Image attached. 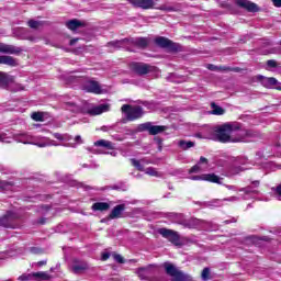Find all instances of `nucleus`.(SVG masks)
<instances>
[{
  "label": "nucleus",
  "instance_id": "1",
  "mask_svg": "<svg viewBox=\"0 0 281 281\" xmlns=\"http://www.w3.org/2000/svg\"><path fill=\"white\" fill-rule=\"evenodd\" d=\"M251 135V131L240 130V127L229 123L218 125L213 131V137L220 144H238Z\"/></svg>",
  "mask_w": 281,
  "mask_h": 281
},
{
  "label": "nucleus",
  "instance_id": "2",
  "mask_svg": "<svg viewBox=\"0 0 281 281\" xmlns=\"http://www.w3.org/2000/svg\"><path fill=\"white\" fill-rule=\"evenodd\" d=\"M162 267L167 276L173 278V281H192V277L190 274L177 269V267L170 262H165Z\"/></svg>",
  "mask_w": 281,
  "mask_h": 281
},
{
  "label": "nucleus",
  "instance_id": "3",
  "mask_svg": "<svg viewBox=\"0 0 281 281\" xmlns=\"http://www.w3.org/2000/svg\"><path fill=\"white\" fill-rule=\"evenodd\" d=\"M121 111L125 113L128 122H135V120H139L144 115V109L139 105L123 104Z\"/></svg>",
  "mask_w": 281,
  "mask_h": 281
},
{
  "label": "nucleus",
  "instance_id": "4",
  "mask_svg": "<svg viewBox=\"0 0 281 281\" xmlns=\"http://www.w3.org/2000/svg\"><path fill=\"white\" fill-rule=\"evenodd\" d=\"M19 218H21L19 213L8 211L0 217V227H4L5 229H16V221H19Z\"/></svg>",
  "mask_w": 281,
  "mask_h": 281
},
{
  "label": "nucleus",
  "instance_id": "5",
  "mask_svg": "<svg viewBox=\"0 0 281 281\" xmlns=\"http://www.w3.org/2000/svg\"><path fill=\"white\" fill-rule=\"evenodd\" d=\"M158 234L171 243V245L181 247V235H179V232L162 227L158 229Z\"/></svg>",
  "mask_w": 281,
  "mask_h": 281
},
{
  "label": "nucleus",
  "instance_id": "6",
  "mask_svg": "<svg viewBox=\"0 0 281 281\" xmlns=\"http://www.w3.org/2000/svg\"><path fill=\"white\" fill-rule=\"evenodd\" d=\"M155 45L161 49H168V52L176 53L181 49V46L178 43L172 42L168 37L158 36L154 40Z\"/></svg>",
  "mask_w": 281,
  "mask_h": 281
},
{
  "label": "nucleus",
  "instance_id": "7",
  "mask_svg": "<svg viewBox=\"0 0 281 281\" xmlns=\"http://www.w3.org/2000/svg\"><path fill=\"white\" fill-rule=\"evenodd\" d=\"M130 68L134 71V74H137V76H146L150 74L153 69H155V67L148 64L137 61H133L132 64H130Z\"/></svg>",
  "mask_w": 281,
  "mask_h": 281
},
{
  "label": "nucleus",
  "instance_id": "8",
  "mask_svg": "<svg viewBox=\"0 0 281 281\" xmlns=\"http://www.w3.org/2000/svg\"><path fill=\"white\" fill-rule=\"evenodd\" d=\"M82 90L87 93H94V95H101L102 87L100 82L95 80H88L82 85Z\"/></svg>",
  "mask_w": 281,
  "mask_h": 281
},
{
  "label": "nucleus",
  "instance_id": "9",
  "mask_svg": "<svg viewBox=\"0 0 281 281\" xmlns=\"http://www.w3.org/2000/svg\"><path fill=\"white\" fill-rule=\"evenodd\" d=\"M193 181H209L210 183H217L221 186V177L216 176V173H203L201 176H193Z\"/></svg>",
  "mask_w": 281,
  "mask_h": 281
},
{
  "label": "nucleus",
  "instance_id": "10",
  "mask_svg": "<svg viewBox=\"0 0 281 281\" xmlns=\"http://www.w3.org/2000/svg\"><path fill=\"white\" fill-rule=\"evenodd\" d=\"M235 4L238 8H243V10H246V12H258L260 10L258 8V4L248 0H236Z\"/></svg>",
  "mask_w": 281,
  "mask_h": 281
},
{
  "label": "nucleus",
  "instance_id": "11",
  "mask_svg": "<svg viewBox=\"0 0 281 281\" xmlns=\"http://www.w3.org/2000/svg\"><path fill=\"white\" fill-rule=\"evenodd\" d=\"M134 8H140L142 10H154L155 0H130Z\"/></svg>",
  "mask_w": 281,
  "mask_h": 281
},
{
  "label": "nucleus",
  "instance_id": "12",
  "mask_svg": "<svg viewBox=\"0 0 281 281\" xmlns=\"http://www.w3.org/2000/svg\"><path fill=\"white\" fill-rule=\"evenodd\" d=\"M258 82L262 85L266 89H273L278 85V79L274 77H265L262 75L257 76Z\"/></svg>",
  "mask_w": 281,
  "mask_h": 281
},
{
  "label": "nucleus",
  "instance_id": "13",
  "mask_svg": "<svg viewBox=\"0 0 281 281\" xmlns=\"http://www.w3.org/2000/svg\"><path fill=\"white\" fill-rule=\"evenodd\" d=\"M125 210H126V204H117L112 209L108 218L110 221H115V218H122V214L124 213Z\"/></svg>",
  "mask_w": 281,
  "mask_h": 281
},
{
  "label": "nucleus",
  "instance_id": "14",
  "mask_svg": "<svg viewBox=\"0 0 281 281\" xmlns=\"http://www.w3.org/2000/svg\"><path fill=\"white\" fill-rule=\"evenodd\" d=\"M14 82V76L0 71V89H8Z\"/></svg>",
  "mask_w": 281,
  "mask_h": 281
},
{
  "label": "nucleus",
  "instance_id": "15",
  "mask_svg": "<svg viewBox=\"0 0 281 281\" xmlns=\"http://www.w3.org/2000/svg\"><path fill=\"white\" fill-rule=\"evenodd\" d=\"M72 266V272L76 273L77 276L80 273H85L89 269V263L87 261H78L75 260Z\"/></svg>",
  "mask_w": 281,
  "mask_h": 281
},
{
  "label": "nucleus",
  "instance_id": "16",
  "mask_svg": "<svg viewBox=\"0 0 281 281\" xmlns=\"http://www.w3.org/2000/svg\"><path fill=\"white\" fill-rule=\"evenodd\" d=\"M66 27L70 30L71 32H76V30L80 27H87V23L78 20V19H72L66 22Z\"/></svg>",
  "mask_w": 281,
  "mask_h": 281
},
{
  "label": "nucleus",
  "instance_id": "17",
  "mask_svg": "<svg viewBox=\"0 0 281 281\" xmlns=\"http://www.w3.org/2000/svg\"><path fill=\"white\" fill-rule=\"evenodd\" d=\"M0 65H8L9 67H16L19 61L16 58L8 55H0Z\"/></svg>",
  "mask_w": 281,
  "mask_h": 281
},
{
  "label": "nucleus",
  "instance_id": "18",
  "mask_svg": "<svg viewBox=\"0 0 281 281\" xmlns=\"http://www.w3.org/2000/svg\"><path fill=\"white\" fill-rule=\"evenodd\" d=\"M109 111V104H100L88 111L89 115H102Z\"/></svg>",
  "mask_w": 281,
  "mask_h": 281
},
{
  "label": "nucleus",
  "instance_id": "19",
  "mask_svg": "<svg viewBox=\"0 0 281 281\" xmlns=\"http://www.w3.org/2000/svg\"><path fill=\"white\" fill-rule=\"evenodd\" d=\"M91 210L93 212H106L111 210V204L109 202H95L92 204Z\"/></svg>",
  "mask_w": 281,
  "mask_h": 281
},
{
  "label": "nucleus",
  "instance_id": "20",
  "mask_svg": "<svg viewBox=\"0 0 281 281\" xmlns=\"http://www.w3.org/2000/svg\"><path fill=\"white\" fill-rule=\"evenodd\" d=\"M148 43V37H138L131 41V44L134 45V47H138V49H146Z\"/></svg>",
  "mask_w": 281,
  "mask_h": 281
},
{
  "label": "nucleus",
  "instance_id": "21",
  "mask_svg": "<svg viewBox=\"0 0 281 281\" xmlns=\"http://www.w3.org/2000/svg\"><path fill=\"white\" fill-rule=\"evenodd\" d=\"M94 146L106 148V150H113L115 148L114 144L111 140L99 139L94 143Z\"/></svg>",
  "mask_w": 281,
  "mask_h": 281
},
{
  "label": "nucleus",
  "instance_id": "22",
  "mask_svg": "<svg viewBox=\"0 0 281 281\" xmlns=\"http://www.w3.org/2000/svg\"><path fill=\"white\" fill-rule=\"evenodd\" d=\"M167 130L168 127L165 125H153L151 123L149 127V135H159V133H164Z\"/></svg>",
  "mask_w": 281,
  "mask_h": 281
},
{
  "label": "nucleus",
  "instance_id": "23",
  "mask_svg": "<svg viewBox=\"0 0 281 281\" xmlns=\"http://www.w3.org/2000/svg\"><path fill=\"white\" fill-rule=\"evenodd\" d=\"M178 146L182 150H189V148H194V142L181 139V140H179Z\"/></svg>",
  "mask_w": 281,
  "mask_h": 281
},
{
  "label": "nucleus",
  "instance_id": "24",
  "mask_svg": "<svg viewBox=\"0 0 281 281\" xmlns=\"http://www.w3.org/2000/svg\"><path fill=\"white\" fill-rule=\"evenodd\" d=\"M212 110V115H225V109L221 108L216 103L212 102L211 103Z\"/></svg>",
  "mask_w": 281,
  "mask_h": 281
},
{
  "label": "nucleus",
  "instance_id": "25",
  "mask_svg": "<svg viewBox=\"0 0 281 281\" xmlns=\"http://www.w3.org/2000/svg\"><path fill=\"white\" fill-rule=\"evenodd\" d=\"M21 52H23V48L16 47V46H14V45H9V44H7V53H5V54H15V55H19V54H21Z\"/></svg>",
  "mask_w": 281,
  "mask_h": 281
},
{
  "label": "nucleus",
  "instance_id": "26",
  "mask_svg": "<svg viewBox=\"0 0 281 281\" xmlns=\"http://www.w3.org/2000/svg\"><path fill=\"white\" fill-rule=\"evenodd\" d=\"M131 165L136 168V170H138V172H144L146 169H144V165H142V162L135 158H132L131 160Z\"/></svg>",
  "mask_w": 281,
  "mask_h": 281
},
{
  "label": "nucleus",
  "instance_id": "27",
  "mask_svg": "<svg viewBox=\"0 0 281 281\" xmlns=\"http://www.w3.org/2000/svg\"><path fill=\"white\" fill-rule=\"evenodd\" d=\"M144 172L149 177H161V173H159V171H157V169L154 167L146 168Z\"/></svg>",
  "mask_w": 281,
  "mask_h": 281
},
{
  "label": "nucleus",
  "instance_id": "28",
  "mask_svg": "<svg viewBox=\"0 0 281 281\" xmlns=\"http://www.w3.org/2000/svg\"><path fill=\"white\" fill-rule=\"evenodd\" d=\"M31 117H32V120H34V122H44L45 121V116H44L43 112H33Z\"/></svg>",
  "mask_w": 281,
  "mask_h": 281
},
{
  "label": "nucleus",
  "instance_id": "29",
  "mask_svg": "<svg viewBox=\"0 0 281 281\" xmlns=\"http://www.w3.org/2000/svg\"><path fill=\"white\" fill-rule=\"evenodd\" d=\"M150 124H151L150 122L139 124L138 125V132L144 133L145 131H147L148 133H150Z\"/></svg>",
  "mask_w": 281,
  "mask_h": 281
},
{
  "label": "nucleus",
  "instance_id": "30",
  "mask_svg": "<svg viewBox=\"0 0 281 281\" xmlns=\"http://www.w3.org/2000/svg\"><path fill=\"white\" fill-rule=\"evenodd\" d=\"M27 25L31 27V30H38V27H41V22L36 20H29Z\"/></svg>",
  "mask_w": 281,
  "mask_h": 281
},
{
  "label": "nucleus",
  "instance_id": "31",
  "mask_svg": "<svg viewBox=\"0 0 281 281\" xmlns=\"http://www.w3.org/2000/svg\"><path fill=\"white\" fill-rule=\"evenodd\" d=\"M33 278H40L41 280H49V274L46 272H33Z\"/></svg>",
  "mask_w": 281,
  "mask_h": 281
},
{
  "label": "nucleus",
  "instance_id": "32",
  "mask_svg": "<svg viewBox=\"0 0 281 281\" xmlns=\"http://www.w3.org/2000/svg\"><path fill=\"white\" fill-rule=\"evenodd\" d=\"M66 106H70L72 113H80V106L74 102H66Z\"/></svg>",
  "mask_w": 281,
  "mask_h": 281
},
{
  "label": "nucleus",
  "instance_id": "33",
  "mask_svg": "<svg viewBox=\"0 0 281 281\" xmlns=\"http://www.w3.org/2000/svg\"><path fill=\"white\" fill-rule=\"evenodd\" d=\"M201 278L204 281L210 280V268H204L201 273Z\"/></svg>",
  "mask_w": 281,
  "mask_h": 281
},
{
  "label": "nucleus",
  "instance_id": "34",
  "mask_svg": "<svg viewBox=\"0 0 281 281\" xmlns=\"http://www.w3.org/2000/svg\"><path fill=\"white\" fill-rule=\"evenodd\" d=\"M34 278V273H23L19 277V280L21 281H30Z\"/></svg>",
  "mask_w": 281,
  "mask_h": 281
},
{
  "label": "nucleus",
  "instance_id": "35",
  "mask_svg": "<svg viewBox=\"0 0 281 281\" xmlns=\"http://www.w3.org/2000/svg\"><path fill=\"white\" fill-rule=\"evenodd\" d=\"M114 260L119 262V265H124L126 262V260H124V257H122V255L119 254H114Z\"/></svg>",
  "mask_w": 281,
  "mask_h": 281
},
{
  "label": "nucleus",
  "instance_id": "36",
  "mask_svg": "<svg viewBox=\"0 0 281 281\" xmlns=\"http://www.w3.org/2000/svg\"><path fill=\"white\" fill-rule=\"evenodd\" d=\"M154 140L156 142L157 146H158V150H161L162 146H164V139L159 136L154 137Z\"/></svg>",
  "mask_w": 281,
  "mask_h": 281
},
{
  "label": "nucleus",
  "instance_id": "37",
  "mask_svg": "<svg viewBox=\"0 0 281 281\" xmlns=\"http://www.w3.org/2000/svg\"><path fill=\"white\" fill-rule=\"evenodd\" d=\"M196 172H201V166L194 165L192 168L189 169V175H194Z\"/></svg>",
  "mask_w": 281,
  "mask_h": 281
},
{
  "label": "nucleus",
  "instance_id": "38",
  "mask_svg": "<svg viewBox=\"0 0 281 281\" xmlns=\"http://www.w3.org/2000/svg\"><path fill=\"white\" fill-rule=\"evenodd\" d=\"M123 43H128V38H124L117 42H111L110 45H113L114 47H120V45H123Z\"/></svg>",
  "mask_w": 281,
  "mask_h": 281
},
{
  "label": "nucleus",
  "instance_id": "39",
  "mask_svg": "<svg viewBox=\"0 0 281 281\" xmlns=\"http://www.w3.org/2000/svg\"><path fill=\"white\" fill-rule=\"evenodd\" d=\"M53 137H55V139H58L59 142H65V136L60 133H54Z\"/></svg>",
  "mask_w": 281,
  "mask_h": 281
},
{
  "label": "nucleus",
  "instance_id": "40",
  "mask_svg": "<svg viewBox=\"0 0 281 281\" xmlns=\"http://www.w3.org/2000/svg\"><path fill=\"white\" fill-rule=\"evenodd\" d=\"M267 65H268V67H271V68H276V67H278V61H276V60H273V59H269L268 61H267Z\"/></svg>",
  "mask_w": 281,
  "mask_h": 281
},
{
  "label": "nucleus",
  "instance_id": "41",
  "mask_svg": "<svg viewBox=\"0 0 281 281\" xmlns=\"http://www.w3.org/2000/svg\"><path fill=\"white\" fill-rule=\"evenodd\" d=\"M31 252L32 254H43V248L32 247Z\"/></svg>",
  "mask_w": 281,
  "mask_h": 281
},
{
  "label": "nucleus",
  "instance_id": "42",
  "mask_svg": "<svg viewBox=\"0 0 281 281\" xmlns=\"http://www.w3.org/2000/svg\"><path fill=\"white\" fill-rule=\"evenodd\" d=\"M8 52V44H0V53L7 54Z\"/></svg>",
  "mask_w": 281,
  "mask_h": 281
},
{
  "label": "nucleus",
  "instance_id": "43",
  "mask_svg": "<svg viewBox=\"0 0 281 281\" xmlns=\"http://www.w3.org/2000/svg\"><path fill=\"white\" fill-rule=\"evenodd\" d=\"M110 190H116L117 192H122V187L117 184H113L109 187Z\"/></svg>",
  "mask_w": 281,
  "mask_h": 281
},
{
  "label": "nucleus",
  "instance_id": "44",
  "mask_svg": "<svg viewBox=\"0 0 281 281\" xmlns=\"http://www.w3.org/2000/svg\"><path fill=\"white\" fill-rule=\"evenodd\" d=\"M109 258H111V254H109V252H103L101 256V260H103V261L109 260Z\"/></svg>",
  "mask_w": 281,
  "mask_h": 281
},
{
  "label": "nucleus",
  "instance_id": "45",
  "mask_svg": "<svg viewBox=\"0 0 281 281\" xmlns=\"http://www.w3.org/2000/svg\"><path fill=\"white\" fill-rule=\"evenodd\" d=\"M41 210H44L45 212H49V210H52V205H49V204H42L41 205Z\"/></svg>",
  "mask_w": 281,
  "mask_h": 281
},
{
  "label": "nucleus",
  "instance_id": "46",
  "mask_svg": "<svg viewBox=\"0 0 281 281\" xmlns=\"http://www.w3.org/2000/svg\"><path fill=\"white\" fill-rule=\"evenodd\" d=\"M0 186H1V188L5 189V188H8L10 186H14V183L4 181V182H1Z\"/></svg>",
  "mask_w": 281,
  "mask_h": 281
},
{
  "label": "nucleus",
  "instance_id": "47",
  "mask_svg": "<svg viewBox=\"0 0 281 281\" xmlns=\"http://www.w3.org/2000/svg\"><path fill=\"white\" fill-rule=\"evenodd\" d=\"M231 71H234L235 74H240V71H243V68H240V67H231Z\"/></svg>",
  "mask_w": 281,
  "mask_h": 281
},
{
  "label": "nucleus",
  "instance_id": "48",
  "mask_svg": "<svg viewBox=\"0 0 281 281\" xmlns=\"http://www.w3.org/2000/svg\"><path fill=\"white\" fill-rule=\"evenodd\" d=\"M207 69H209L210 71H216V69H218V67H217V66H214L213 64H209V65H207Z\"/></svg>",
  "mask_w": 281,
  "mask_h": 281
},
{
  "label": "nucleus",
  "instance_id": "49",
  "mask_svg": "<svg viewBox=\"0 0 281 281\" xmlns=\"http://www.w3.org/2000/svg\"><path fill=\"white\" fill-rule=\"evenodd\" d=\"M276 194L281 198V184L277 186L274 190Z\"/></svg>",
  "mask_w": 281,
  "mask_h": 281
},
{
  "label": "nucleus",
  "instance_id": "50",
  "mask_svg": "<svg viewBox=\"0 0 281 281\" xmlns=\"http://www.w3.org/2000/svg\"><path fill=\"white\" fill-rule=\"evenodd\" d=\"M221 71H231L232 67H227V66H220L218 68Z\"/></svg>",
  "mask_w": 281,
  "mask_h": 281
},
{
  "label": "nucleus",
  "instance_id": "51",
  "mask_svg": "<svg viewBox=\"0 0 281 281\" xmlns=\"http://www.w3.org/2000/svg\"><path fill=\"white\" fill-rule=\"evenodd\" d=\"M38 225H45V223H47V218L45 217H41L38 221H37Z\"/></svg>",
  "mask_w": 281,
  "mask_h": 281
},
{
  "label": "nucleus",
  "instance_id": "52",
  "mask_svg": "<svg viewBox=\"0 0 281 281\" xmlns=\"http://www.w3.org/2000/svg\"><path fill=\"white\" fill-rule=\"evenodd\" d=\"M276 8H281V0H272Z\"/></svg>",
  "mask_w": 281,
  "mask_h": 281
},
{
  "label": "nucleus",
  "instance_id": "53",
  "mask_svg": "<svg viewBox=\"0 0 281 281\" xmlns=\"http://www.w3.org/2000/svg\"><path fill=\"white\" fill-rule=\"evenodd\" d=\"M78 41H80V40L79 38L70 40V42H69L70 47H74V45H76V43H78Z\"/></svg>",
  "mask_w": 281,
  "mask_h": 281
},
{
  "label": "nucleus",
  "instance_id": "54",
  "mask_svg": "<svg viewBox=\"0 0 281 281\" xmlns=\"http://www.w3.org/2000/svg\"><path fill=\"white\" fill-rule=\"evenodd\" d=\"M75 142H76L77 144H82V137H81L80 135H77V136L75 137Z\"/></svg>",
  "mask_w": 281,
  "mask_h": 281
},
{
  "label": "nucleus",
  "instance_id": "55",
  "mask_svg": "<svg viewBox=\"0 0 281 281\" xmlns=\"http://www.w3.org/2000/svg\"><path fill=\"white\" fill-rule=\"evenodd\" d=\"M47 265V260H42L37 262V267H45Z\"/></svg>",
  "mask_w": 281,
  "mask_h": 281
},
{
  "label": "nucleus",
  "instance_id": "56",
  "mask_svg": "<svg viewBox=\"0 0 281 281\" xmlns=\"http://www.w3.org/2000/svg\"><path fill=\"white\" fill-rule=\"evenodd\" d=\"M236 218L235 217H233L232 220H226L224 223L226 224V225H229V223H236Z\"/></svg>",
  "mask_w": 281,
  "mask_h": 281
},
{
  "label": "nucleus",
  "instance_id": "57",
  "mask_svg": "<svg viewBox=\"0 0 281 281\" xmlns=\"http://www.w3.org/2000/svg\"><path fill=\"white\" fill-rule=\"evenodd\" d=\"M200 164H207V158H205V157H201L200 158Z\"/></svg>",
  "mask_w": 281,
  "mask_h": 281
},
{
  "label": "nucleus",
  "instance_id": "58",
  "mask_svg": "<svg viewBox=\"0 0 281 281\" xmlns=\"http://www.w3.org/2000/svg\"><path fill=\"white\" fill-rule=\"evenodd\" d=\"M26 41H31L32 43H34V41H36V37H34V36H29V37H26Z\"/></svg>",
  "mask_w": 281,
  "mask_h": 281
},
{
  "label": "nucleus",
  "instance_id": "59",
  "mask_svg": "<svg viewBox=\"0 0 281 281\" xmlns=\"http://www.w3.org/2000/svg\"><path fill=\"white\" fill-rule=\"evenodd\" d=\"M252 184L258 187L260 186V181H254Z\"/></svg>",
  "mask_w": 281,
  "mask_h": 281
},
{
  "label": "nucleus",
  "instance_id": "60",
  "mask_svg": "<svg viewBox=\"0 0 281 281\" xmlns=\"http://www.w3.org/2000/svg\"><path fill=\"white\" fill-rule=\"evenodd\" d=\"M184 227H192V225H190V222H187V223L184 224Z\"/></svg>",
  "mask_w": 281,
  "mask_h": 281
},
{
  "label": "nucleus",
  "instance_id": "61",
  "mask_svg": "<svg viewBox=\"0 0 281 281\" xmlns=\"http://www.w3.org/2000/svg\"><path fill=\"white\" fill-rule=\"evenodd\" d=\"M140 161H143L144 164H150V161H147L146 159H140Z\"/></svg>",
  "mask_w": 281,
  "mask_h": 281
},
{
  "label": "nucleus",
  "instance_id": "62",
  "mask_svg": "<svg viewBox=\"0 0 281 281\" xmlns=\"http://www.w3.org/2000/svg\"><path fill=\"white\" fill-rule=\"evenodd\" d=\"M140 271H146V268H138V273H139Z\"/></svg>",
  "mask_w": 281,
  "mask_h": 281
},
{
  "label": "nucleus",
  "instance_id": "63",
  "mask_svg": "<svg viewBox=\"0 0 281 281\" xmlns=\"http://www.w3.org/2000/svg\"><path fill=\"white\" fill-rule=\"evenodd\" d=\"M244 192L249 193V188L244 189Z\"/></svg>",
  "mask_w": 281,
  "mask_h": 281
},
{
  "label": "nucleus",
  "instance_id": "64",
  "mask_svg": "<svg viewBox=\"0 0 281 281\" xmlns=\"http://www.w3.org/2000/svg\"><path fill=\"white\" fill-rule=\"evenodd\" d=\"M276 89H277V91H281V87H277Z\"/></svg>",
  "mask_w": 281,
  "mask_h": 281
}]
</instances>
